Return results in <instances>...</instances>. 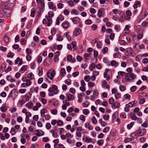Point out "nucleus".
<instances>
[{"label": "nucleus", "mask_w": 148, "mask_h": 148, "mask_svg": "<svg viewBox=\"0 0 148 148\" xmlns=\"http://www.w3.org/2000/svg\"><path fill=\"white\" fill-rule=\"evenodd\" d=\"M136 77V75L132 73H127L125 74V79L129 82H132L134 81Z\"/></svg>", "instance_id": "obj_1"}, {"label": "nucleus", "mask_w": 148, "mask_h": 148, "mask_svg": "<svg viewBox=\"0 0 148 148\" xmlns=\"http://www.w3.org/2000/svg\"><path fill=\"white\" fill-rule=\"evenodd\" d=\"M8 3L7 2L1 1L0 2V10H3V11H5V12H7L8 10Z\"/></svg>", "instance_id": "obj_2"}, {"label": "nucleus", "mask_w": 148, "mask_h": 148, "mask_svg": "<svg viewBox=\"0 0 148 148\" xmlns=\"http://www.w3.org/2000/svg\"><path fill=\"white\" fill-rule=\"evenodd\" d=\"M48 91L49 92H53L55 95L57 94L58 92V87L55 85H52V87L49 89Z\"/></svg>", "instance_id": "obj_3"}, {"label": "nucleus", "mask_w": 148, "mask_h": 148, "mask_svg": "<svg viewBox=\"0 0 148 148\" xmlns=\"http://www.w3.org/2000/svg\"><path fill=\"white\" fill-rule=\"evenodd\" d=\"M137 135L142 136L144 135L146 133V130L145 129L139 128L136 131Z\"/></svg>", "instance_id": "obj_4"}, {"label": "nucleus", "mask_w": 148, "mask_h": 148, "mask_svg": "<svg viewBox=\"0 0 148 148\" xmlns=\"http://www.w3.org/2000/svg\"><path fill=\"white\" fill-rule=\"evenodd\" d=\"M56 74L55 71L53 70L52 72H50L48 71L47 73V77L49 78L51 80H52L53 77Z\"/></svg>", "instance_id": "obj_5"}, {"label": "nucleus", "mask_w": 148, "mask_h": 148, "mask_svg": "<svg viewBox=\"0 0 148 148\" xmlns=\"http://www.w3.org/2000/svg\"><path fill=\"white\" fill-rule=\"evenodd\" d=\"M52 60L50 58H46L44 62V65L45 66H48L52 62Z\"/></svg>", "instance_id": "obj_6"}, {"label": "nucleus", "mask_w": 148, "mask_h": 148, "mask_svg": "<svg viewBox=\"0 0 148 148\" xmlns=\"http://www.w3.org/2000/svg\"><path fill=\"white\" fill-rule=\"evenodd\" d=\"M144 30L140 29L138 30L137 32V38L138 40L141 39L143 36V32Z\"/></svg>", "instance_id": "obj_7"}, {"label": "nucleus", "mask_w": 148, "mask_h": 148, "mask_svg": "<svg viewBox=\"0 0 148 148\" xmlns=\"http://www.w3.org/2000/svg\"><path fill=\"white\" fill-rule=\"evenodd\" d=\"M34 132H36V133H35V134L38 136L43 135L44 134V132L41 130H36L34 131Z\"/></svg>", "instance_id": "obj_8"}, {"label": "nucleus", "mask_w": 148, "mask_h": 148, "mask_svg": "<svg viewBox=\"0 0 148 148\" xmlns=\"http://www.w3.org/2000/svg\"><path fill=\"white\" fill-rule=\"evenodd\" d=\"M51 103H52L54 106H57L58 104V101L56 99H52L49 102V105H50Z\"/></svg>", "instance_id": "obj_9"}, {"label": "nucleus", "mask_w": 148, "mask_h": 148, "mask_svg": "<svg viewBox=\"0 0 148 148\" xmlns=\"http://www.w3.org/2000/svg\"><path fill=\"white\" fill-rule=\"evenodd\" d=\"M66 95L67 98V99L69 101H71L73 100L74 96L73 95H72L70 93H67L66 94Z\"/></svg>", "instance_id": "obj_10"}, {"label": "nucleus", "mask_w": 148, "mask_h": 148, "mask_svg": "<svg viewBox=\"0 0 148 148\" xmlns=\"http://www.w3.org/2000/svg\"><path fill=\"white\" fill-rule=\"evenodd\" d=\"M81 30L79 27L77 28L75 30V36H77L81 33Z\"/></svg>", "instance_id": "obj_11"}, {"label": "nucleus", "mask_w": 148, "mask_h": 148, "mask_svg": "<svg viewBox=\"0 0 148 148\" xmlns=\"http://www.w3.org/2000/svg\"><path fill=\"white\" fill-rule=\"evenodd\" d=\"M7 3H8V6L9 8H11L13 7L14 6V0H9L8 2H7Z\"/></svg>", "instance_id": "obj_12"}, {"label": "nucleus", "mask_w": 148, "mask_h": 148, "mask_svg": "<svg viewBox=\"0 0 148 148\" xmlns=\"http://www.w3.org/2000/svg\"><path fill=\"white\" fill-rule=\"evenodd\" d=\"M46 18H47V25L48 26H50L52 24V21L51 20V18L49 16H46Z\"/></svg>", "instance_id": "obj_13"}, {"label": "nucleus", "mask_w": 148, "mask_h": 148, "mask_svg": "<svg viewBox=\"0 0 148 148\" xmlns=\"http://www.w3.org/2000/svg\"><path fill=\"white\" fill-rule=\"evenodd\" d=\"M141 6V3L140 1H136L135 4L133 5V7L134 9L138 7H140Z\"/></svg>", "instance_id": "obj_14"}, {"label": "nucleus", "mask_w": 148, "mask_h": 148, "mask_svg": "<svg viewBox=\"0 0 148 148\" xmlns=\"http://www.w3.org/2000/svg\"><path fill=\"white\" fill-rule=\"evenodd\" d=\"M120 106V104L118 102H115L113 105H112V108L114 109L115 108H119Z\"/></svg>", "instance_id": "obj_15"}, {"label": "nucleus", "mask_w": 148, "mask_h": 148, "mask_svg": "<svg viewBox=\"0 0 148 148\" xmlns=\"http://www.w3.org/2000/svg\"><path fill=\"white\" fill-rule=\"evenodd\" d=\"M138 96L140 97H145L146 98H148V94L143 92L140 93Z\"/></svg>", "instance_id": "obj_16"}, {"label": "nucleus", "mask_w": 148, "mask_h": 148, "mask_svg": "<svg viewBox=\"0 0 148 148\" xmlns=\"http://www.w3.org/2000/svg\"><path fill=\"white\" fill-rule=\"evenodd\" d=\"M60 52L58 51H57L55 54L54 56V60L55 61H57L58 60V57L60 54Z\"/></svg>", "instance_id": "obj_17"}, {"label": "nucleus", "mask_w": 148, "mask_h": 148, "mask_svg": "<svg viewBox=\"0 0 148 148\" xmlns=\"http://www.w3.org/2000/svg\"><path fill=\"white\" fill-rule=\"evenodd\" d=\"M110 64L112 66H114L115 67H117L119 65L118 62H116L114 60H112L110 62Z\"/></svg>", "instance_id": "obj_18"}, {"label": "nucleus", "mask_w": 148, "mask_h": 148, "mask_svg": "<svg viewBox=\"0 0 148 148\" xmlns=\"http://www.w3.org/2000/svg\"><path fill=\"white\" fill-rule=\"evenodd\" d=\"M91 55V53H85L84 56V59L86 60H89L90 58Z\"/></svg>", "instance_id": "obj_19"}, {"label": "nucleus", "mask_w": 148, "mask_h": 148, "mask_svg": "<svg viewBox=\"0 0 148 148\" xmlns=\"http://www.w3.org/2000/svg\"><path fill=\"white\" fill-rule=\"evenodd\" d=\"M32 96L30 92H28L25 95V97L26 98L25 100L26 101H29L30 98Z\"/></svg>", "instance_id": "obj_20"}, {"label": "nucleus", "mask_w": 148, "mask_h": 148, "mask_svg": "<svg viewBox=\"0 0 148 148\" xmlns=\"http://www.w3.org/2000/svg\"><path fill=\"white\" fill-rule=\"evenodd\" d=\"M128 27L129 26L128 25H126L125 26V27L124 29V34L125 35L128 34H129V29Z\"/></svg>", "instance_id": "obj_21"}, {"label": "nucleus", "mask_w": 148, "mask_h": 148, "mask_svg": "<svg viewBox=\"0 0 148 148\" xmlns=\"http://www.w3.org/2000/svg\"><path fill=\"white\" fill-rule=\"evenodd\" d=\"M69 32L64 33L63 36L64 37H66L69 40H70L71 39V37L69 35Z\"/></svg>", "instance_id": "obj_22"}, {"label": "nucleus", "mask_w": 148, "mask_h": 148, "mask_svg": "<svg viewBox=\"0 0 148 148\" xmlns=\"http://www.w3.org/2000/svg\"><path fill=\"white\" fill-rule=\"evenodd\" d=\"M104 10L103 8H101L98 11L97 13V15L98 17L100 18L102 15V12Z\"/></svg>", "instance_id": "obj_23"}, {"label": "nucleus", "mask_w": 148, "mask_h": 148, "mask_svg": "<svg viewBox=\"0 0 148 148\" xmlns=\"http://www.w3.org/2000/svg\"><path fill=\"white\" fill-rule=\"evenodd\" d=\"M136 132H134L131 133L130 135V137L132 138L133 140L134 139H136L137 138V134H136Z\"/></svg>", "instance_id": "obj_24"}, {"label": "nucleus", "mask_w": 148, "mask_h": 148, "mask_svg": "<svg viewBox=\"0 0 148 148\" xmlns=\"http://www.w3.org/2000/svg\"><path fill=\"white\" fill-rule=\"evenodd\" d=\"M96 46L98 49L101 48L102 46V43L100 41H98L96 44Z\"/></svg>", "instance_id": "obj_25"}, {"label": "nucleus", "mask_w": 148, "mask_h": 148, "mask_svg": "<svg viewBox=\"0 0 148 148\" xmlns=\"http://www.w3.org/2000/svg\"><path fill=\"white\" fill-rule=\"evenodd\" d=\"M61 76H64L66 74V71L64 69L62 68L60 69Z\"/></svg>", "instance_id": "obj_26"}, {"label": "nucleus", "mask_w": 148, "mask_h": 148, "mask_svg": "<svg viewBox=\"0 0 148 148\" xmlns=\"http://www.w3.org/2000/svg\"><path fill=\"white\" fill-rule=\"evenodd\" d=\"M62 26L64 29H66L68 27L69 24L67 22H64L62 24Z\"/></svg>", "instance_id": "obj_27"}, {"label": "nucleus", "mask_w": 148, "mask_h": 148, "mask_svg": "<svg viewBox=\"0 0 148 148\" xmlns=\"http://www.w3.org/2000/svg\"><path fill=\"white\" fill-rule=\"evenodd\" d=\"M26 107L29 108V109H31L32 108L33 106V103H30L29 102L27 103L26 104Z\"/></svg>", "instance_id": "obj_28"}, {"label": "nucleus", "mask_w": 148, "mask_h": 148, "mask_svg": "<svg viewBox=\"0 0 148 148\" xmlns=\"http://www.w3.org/2000/svg\"><path fill=\"white\" fill-rule=\"evenodd\" d=\"M83 96L82 95L80 94L78 95V101L79 103H81L82 102V98Z\"/></svg>", "instance_id": "obj_29"}, {"label": "nucleus", "mask_w": 148, "mask_h": 148, "mask_svg": "<svg viewBox=\"0 0 148 148\" xmlns=\"http://www.w3.org/2000/svg\"><path fill=\"white\" fill-rule=\"evenodd\" d=\"M90 105V103L88 101H86L85 102H83L82 103V106L84 107H87Z\"/></svg>", "instance_id": "obj_30"}, {"label": "nucleus", "mask_w": 148, "mask_h": 148, "mask_svg": "<svg viewBox=\"0 0 148 148\" xmlns=\"http://www.w3.org/2000/svg\"><path fill=\"white\" fill-rule=\"evenodd\" d=\"M28 77L31 80L33 79L34 78V75L32 72L30 73L28 75Z\"/></svg>", "instance_id": "obj_31"}, {"label": "nucleus", "mask_w": 148, "mask_h": 148, "mask_svg": "<svg viewBox=\"0 0 148 148\" xmlns=\"http://www.w3.org/2000/svg\"><path fill=\"white\" fill-rule=\"evenodd\" d=\"M38 87H36L35 88H32L31 89V91L33 92L35 91L36 93H37L38 92Z\"/></svg>", "instance_id": "obj_32"}, {"label": "nucleus", "mask_w": 148, "mask_h": 148, "mask_svg": "<svg viewBox=\"0 0 148 148\" xmlns=\"http://www.w3.org/2000/svg\"><path fill=\"white\" fill-rule=\"evenodd\" d=\"M113 57L115 58H119L120 57V53L119 52L114 53L113 55Z\"/></svg>", "instance_id": "obj_33"}, {"label": "nucleus", "mask_w": 148, "mask_h": 148, "mask_svg": "<svg viewBox=\"0 0 148 148\" xmlns=\"http://www.w3.org/2000/svg\"><path fill=\"white\" fill-rule=\"evenodd\" d=\"M36 12V10L34 8L32 9L30 14L31 16L32 17H34V14Z\"/></svg>", "instance_id": "obj_34"}, {"label": "nucleus", "mask_w": 148, "mask_h": 148, "mask_svg": "<svg viewBox=\"0 0 148 148\" xmlns=\"http://www.w3.org/2000/svg\"><path fill=\"white\" fill-rule=\"evenodd\" d=\"M121 94L119 93H117L115 95V97L116 99H118L121 97Z\"/></svg>", "instance_id": "obj_35"}, {"label": "nucleus", "mask_w": 148, "mask_h": 148, "mask_svg": "<svg viewBox=\"0 0 148 148\" xmlns=\"http://www.w3.org/2000/svg\"><path fill=\"white\" fill-rule=\"evenodd\" d=\"M118 116V112L116 111L114 112L113 114L112 115V118L114 120L116 118H117Z\"/></svg>", "instance_id": "obj_36"}, {"label": "nucleus", "mask_w": 148, "mask_h": 148, "mask_svg": "<svg viewBox=\"0 0 148 148\" xmlns=\"http://www.w3.org/2000/svg\"><path fill=\"white\" fill-rule=\"evenodd\" d=\"M50 132L52 134L53 137L54 138H56L58 135L57 133L53 132V130H50Z\"/></svg>", "instance_id": "obj_37"}, {"label": "nucleus", "mask_w": 148, "mask_h": 148, "mask_svg": "<svg viewBox=\"0 0 148 148\" xmlns=\"http://www.w3.org/2000/svg\"><path fill=\"white\" fill-rule=\"evenodd\" d=\"M110 129V127H105L103 130L102 132L104 133L108 132Z\"/></svg>", "instance_id": "obj_38"}, {"label": "nucleus", "mask_w": 148, "mask_h": 148, "mask_svg": "<svg viewBox=\"0 0 148 148\" xmlns=\"http://www.w3.org/2000/svg\"><path fill=\"white\" fill-rule=\"evenodd\" d=\"M120 116L121 118H123L124 119L126 118V114L124 112H122L120 113Z\"/></svg>", "instance_id": "obj_39"}, {"label": "nucleus", "mask_w": 148, "mask_h": 148, "mask_svg": "<svg viewBox=\"0 0 148 148\" xmlns=\"http://www.w3.org/2000/svg\"><path fill=\"white\" fill-rule=\"evenodd\" d=\"M14 54V53H12L11 52H9L7 54V56L8 57H10L12 58Z\"/></svg>", "instance_id": "obj_40"}, {"label": "nucleus", "mask_w": 148, "mask_h": 148, "mask_svg": "<svg viewBox=\"0 0 148 148\" xmlns=\"http://www.w3.org/2000/svg\"><path fill=\"white\" fill-rule=\"evenodd\" d=\"M95 83L91 82H89L88 83V86L89 87L92 88L94 86Z\"/></svg>", "instance_id": "obj_41"}, {"label": "nucleus", "mask_w": 148, "mask_h": 148, "mask_svg": "<svg viewBox=\"0 0 148 148\" xmlns=\"http://www.w3.org/2000/svg\"><path fill=\"white\" fill-rule=\"evenodd\" d=\"M6 13V12H5V11H3V10H0V18L3 17Z\"/></svg>", "instance_id": "obj_42"}, {"label": "nucleus", "mask_w": 148, "mask_h": 148, "mask_svg": "<svg viewBox=\"0 0 148 148\" xmlns=\"http://www.w3.org/2000/svg\"><path fill=\"white\" fill-rule=\"evenodd\" d=\"M89 112V111L88 109H84L83 111V113L85 115H87Z\"/></svg>", "instance_id": "obj_43"}, {"label": "nucleus", "mask_w": 148, "mask_h": 148, "mask_svg": "<svg viewBox=\"0 0 148 148\" xmlns=\"http://www.w3.org/2000/svg\"><path fill=\"white\" fill-rule=\"evenodd\" d=\"M136 88V86H132L130 88L131 91L132 92H135Z\"/></svg>", "instance_id": "obj_44"}, {"label": "nucleus", "mask_w": 148, "mask_h": 148, "mask_svg": "<svg viewBox=\"0 0 148 148\" xmlns=\"http://www.w3.org/2000/svg\"><path fill=\"white\" fill-rule=\"evenodd\" d=\"M80 119L82 121V122H84L85 121L86 119L85 116L84 115H81L80 116Z\"/></svg>", "instance_id": "obj_45"}, {"label": "nucleus", "mask_w": 148, "mask_h": 148, "mask_svg": "<svg viewBox=\"0 0 148 148\" xmlns=\"http://www.w3.org/2000/svg\"><path fill=\"white\" fill-rule=\"evenodd\" d=\"M108 48L106 47L103 48L102 50V52L103 54H105L108 52Z\"/></svg>", "instance_id": "obj_46"}, {"label": "nucleus", "mask_w": 148, "mask_h": 148, "mask_svg": "<svg viewBox=\"0 0 148 148\" xmlns=\"http://www.w3.org/2000/svg\"><path fill=\"white\" fill-rule=\"evenodd\" d=\"M4 40L5 43H8L9 42V37L8 36H5L4 38Z\"/></svg>", "instance_id": "obj_47"}, {"label": "nucleus", "mask_w": 148, "mask_h": 148, "mask_svg": "<svg viewBox=\"0 0 148 148\" xmlns=\"http://www.w3.org/2000/svg\"><path fill=\"white\" fill-rule=\"evenodd\" d=\"M92 123L93 124H96L97 122V121L96 120L95 116L92 117Z\"/></svg>", "instance_id": "obj_48"}, {"label": "nucleus", "mask_w": 148, "mask_h": 148, "mask_svg": "<svg viewBox=\"0 0 148 148\" xmlns=\"http://www.w3.org/2000/svg\"><path fill=\"white\" fill-rule=\"evenodd\" d=\"M84 79L86 82H88L90 80V77L89 75H86L84 77Z\"/></svg>", "instance_id": "obj_49"}, {"label": "nucleus", "mask_w": 148, "mask_h": 148, "mask_svg": "<svg viewBox=\"0 0 148 148\" xmlns=\"http://www.w3.org/2000/svg\"><path fill=\"white\" fill-rule=\"evenodd\" d=\"M103 140L102 139L98 140L97 141V143L99 146L101 145L102 144H103Z\"/></svg>", "instance_id": "obj_50"}, {"label": "nucleus", "mask_w": 148, "mask_h": 148, "mask_svg": "<svg viewBox=\"0 0 148 148\" xmlns=\"http://www.w3.org/2000/svg\"><path fill=\"white\" fill-rule=\"evenodd\" d=\"M20 42L22 45H25L26 43V40L24 38H22Z\"/></svg>", "instance_id": "obj_51"}, {"label": "nucleus", "mask_w": 148, "mask_h": 148, "mask_svg": "<svg viewBox=\"0 0 148 148\" xmlns=\"http://www.w3.org/2000/svg\"><path fill=\"white\" fill-rule=\"evenodd\" d=\"M51 125L50 123H46V127L47 130H49L51 128Z\"/></svg>", "instance_id": "obj_52"}, {"label": "nucleus", "mask_w": 148, "mask_h": 148, "mask_svg": "<svg viewBox=\"0 0 148 148\" xmlns=\"http://www.w3.org/2000/svg\"><path fill=\"white\" fill-rule=\"evenodd\" d=\"M134 125V123L133 122L129 124L127 126V127L128 129H130L131 128L133 125Z\"/></svg>", "instance_id": "obj_53"}, {"label": "nucleus", "mask_w": 148, "mask_h": 148, "mask_svg": "<svg viewBox=\"0 0 148 148\" xmlns=\"http://www.w3.org/2000/svg\"><path fill=\"white\" fill-rule=\"evenodd\" d=\"M88 66V64L86 63H83L81 65L82 68L85 69Z\"/></svg>", "instance_id": "obj_54"}, {"label": "nucleus", "mask_w": 148, "mask_h": 148, "mask_svg": "<svg viewBox=\"0 0 148 148\" xmlns=\"http://www.w3.org/2000/svg\"><path fill=\"white\" fill-rule=\"evenodd\" d=\"M119 88L120 90L122 91H124L125 89L124 86L122 85L119 86Z\"/></svg>", "instance_id": "obj_55"}, {"label": "nucleus", "mask_w": 148, "mask_h": 148, "mask_svg": "<svg viewBox=\"0 0 148 148\" xmlns=\"http://www.w3.org/2000/svg\"><path fill=\"white\" fill-rule=\"evenodd\" d=\"M98 95V92L97 90L95 89L94 91L93 92V95L95 96V97H97Z\"/></svg>", "instance_id": "obj_56"}, {"label": "nucleus", "mask_w": 148, "mask_h": 148, "mask_svg": "<svg viewBox=\"0 0 148 148\" xmlns=\"http://www.w3.org/2000/svg\"><path fill=\"white\" fill-rule=\"evenodd\" d=\"M92 22L90 19H87L85 21V23L86 25H90L92 23Z\"/></svg>", "instance_id": "obj_57"}, {"label": "nucleus", "mask_w": 148, "mask_h": 148, "mask_svg": "<svg viewBox=\"0 0 148 148\" xmlns=\"http://www.w3.org/2000/svg\"><path fill=\"white\" fill-rule=\"evenodd\" d=\"M114 102V100L113 98H110L109 100V103L110 104H112Z\"/></svg>", "instance_id": "obj_58"}, {"label": "nucleus", "mask_w": 148, "mask_h": 148, "mask_svg": "<svg viewBox=\"0 0 148 148\" xmlns=\"http://www.w3.org/2000/svg\"><path fill=\"white\" fill-rule=\"evenodd\" d=\"M76 59L78 62H80L82 60L83 58L79 56H77L76 57Z\"/></svg>", "instance_id": "obj_59"}, {"label": "nucleus", "mask_w": 148, "mask_h": 148, "mask_svg": "<svg viewBox=\"0 0 148 148\" xmlns=\"http://www.w3.org/2000/svg\"><path fill=\"white\" fill-rule=\"evenodd\" d=\"M57 124L58 125L60 126L62 125L63 124V122L61 120H58L57 121Z\"/></svg>", "instance_id": "obj_60"}, {"label": "nucleus", "mask_w": 148, "mask_h": 148, "mask_svg": "<svg viewBox=\"0 0 148 148\" xmlns=\"http://www.w3.org/2000/svg\"><path fill=\"white\" fill-rule=\"evenodd\" d=\"M57 110L56 109H53L51 110V113L53 114L56 115L57 114Z\"/></svg>", "instance_id": "obj_61"}, {"label": "nucleus", "mask_w": 148, "mask_h": 148, "mask_svg": "<svg viewBox=\"0 0 148 148\" xmlns=\"http://www.w3.org/2000/svg\"><path fill=\"white\" fill-rule=\"evenodd\" d=\"M40 95L41 97H45L46 96V93L45 92L41 91L40 92Z\"/></svg>", "instance_id": "obj_62"}, {"label": "nucleus", "mask_w": 148, "mask_h": 148, "mask_svg": "<svg viewBox=\"0 0 148 148\" xmlns=\"http://www.w3.org/2000/svg\"><path fill=\"white\" fill-rule=\"evenodd\" d=\"M15 129L13 128H12L11 130L10 131V133L12 135H14L16 132H15Z\"/></svg>", "instance_id": "obj_63"}, {"label": "nucleus", "mask_w": 148, "mask_h": 148, "mask_svg": "<svg viewBox=\"0 0 148 148\" xmlns=\"http://www.w3.org/2000/svg\"><path fill=\"white\" fill-rule=\"evenodd\" d=\"M141 25L145 27L148 25V23H147L146 21H144L142 22Z\"/></svg>", "instance_id": "obj_64"}]
</instances>
